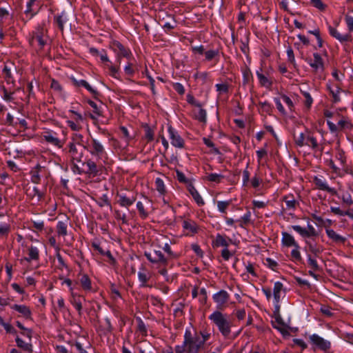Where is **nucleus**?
<instances>
[{
	"label": "nucleus",
	"instance_id": "f257e3e1",
	"mask_svg": "<svg viewBox=\"0 0 353 353\" xmlns=\"http://www.w3.org/2000/svg\"><path fill=\"white\" fill-rule=\"evenodd\" d=\"M203 348L200 339L197 337V332H193L186 328L182 345L174 347L175 353H199Z\"/></svg>",
	"mask_w": 353,
	"mask_h": 353
},
{
	"label": "nucleus",
	"instance_id": "f03ea898",
	"mask_svg": "<svg viewBox=\"0 0 353 353\" xmlns=\"http://www.w3.org/2000/svg\"><path fill=\"white\" fill-rule=\"evenodd\" d=\"M144 256L152 263L154 268L159 269V274L163 276H168L166 267L168 265V258L159 250L153 249L145 251Z\"/></svg>",
	"mask_w": 353,
	"mask_h": 353
},
{
	"label": "nucleus",
	"instance_id": "7ed1b4c3",
	"mask_svg": "<svg viewBox=\"0 0 353 353\" xmlns=\"http://www.w3.org/2000/svg\"><path fill=\"white\" fill-rule=\"evenodd\" d=\"M208 319L217 327L219 331L224 337H228L231 333L232 322L227 314L219 310H215Z\"/></svg>",
	"mask_w": 353,
	"mask_h": 353
},
{
	"label": "nucleus",
	"instance_id": "20e7f679",
	"mask_svg": "<svg viewBox=\"0 0 353 353\" xmlns=\"http://www.w3.org/2000/svg\"><path fill=\"white\" fill-rule=\"evenodd\" d=\"M313 183L315 184L316 188L323 191H326L332 196H336L341 199L343 206H350L353 204V199L350 194L346 195L339 196L338 192L334 188H331L327 185V181L323 176H314L313 177Z\"/></svg>",
	"mask_w": 353,
	"mask_h": 353
},
{
	"label": "nucleus",
	"instance_id": "39448f33",
	"mask_svg": "<svg viewBox=\"0 0 353 353\" xmlns=\"http://www.w3.org/2000/svg\"><path fill=\"white\" fill-rule=\"evenodd\" d=\"M294 139L295 143L299 147L308 146L314 152L318 150L322 152L323 150L322 148H319V145L314 133L308 130H305V132L300 133L298 136L294 134Z\"/></svg>",
	"mask_w": 353,
	"mask_h": 353
},
{
	"label": "nucleus",
	"instance_id": "423d86ee",
	"mask_svg": "<svg viewBox=\"0 0 353 353\" xmlns=\"http://www.w3.org/2000/svg\"><path fill=\"white\" fill-rule=\"evenodd\" d=\"M86 150L97 161H104L107 159V152L102 143L95 138H91L88 145H85Z\"/></svg>",
	"mask_w": 353,
	"mask_h": 353
},
{
	"label": "nucleus",
	"instance_id": "0eeeda50",
	"mask_svg": "<svg viewBox=\"0 0 353 353\" xmlns=\"http://www.w3.org/2000/svg\"><path fill=\"white\" fill-rule=\"evenodd\" d=\"M49 41L48 35V30L43 24L39 25L35 30L32 32L30 43L32 46H34L37 43L39 50H42Z\"/></svg>",
	"mask_w": 353,
	"mask_h": 353
},
{
	"label": "nucleus",
	"instance_id": "6e6552de",
	"mask_svg": "<svg viewBox=\"0 0 353 353\" xmlns=\"http://www.w3.org/2000/svg\"><path fill=\"white\" fill-rule=\"evenodd\" d=\"M285 290L283 288V285L280 281L274 283L273 288V296H274V314L276 322L281 323V317L280 316V301L282 294L285 295Z\"/></svg>",
	"mask_w": 353,
	"mask_h": 353
},
{
	"label": "nucleus",
	"instance_id": "1a4fd4ad",
	"mask_svg": "<svg viewBox=\"0 0 353 353\" xmlns=\"http://www.w3.org/2000/svg\"><path fill=\"white\" fill-rule=\"evenodd\" d=\"M336 116L339 118L337 125L329 120L327 121V125L332 133L339 131L351 130L353 128L352 121L347 117L341 115L340 114H337Z\"/></svg>",
	"mask_w": 353,
	"mask_h": 353
},
{
	"label": "nucleus",
	"instance_id": "9d476101",
	"mask_svg": "<svg viewBox=\"0 0 353 353\" xmlns=\"http://www.w3.org/2000/svg\"><path fill=\"white\" fill-rule=\"evenodd\" d=\"M83 165H85L87 169L85 171H81L78 166L74 164V167L78 170L79 174L84 172L87 174L97 176L99 174L102 168L101 161H97L94 159H88L85 161L81 162Z\"/></svg>",
	"mask_w": 353,
	"mask_h": 353
},
{
	"label": "nucleus",
	"instance_id": "9b49d317",
	"mask_svg": "<svg viewBox=\"0 0 353 353\" xmlns=\"http://www.w3.org/2000/svg\"><path fill=\"white\" fill-rule=\"evenodd\" d=\"M314 59H307L306 61L312 68V71L315 73L321 76L325 70V65L323 58L321 54L318 52L313 54Z\"/></svg>",
	"mask_w": 353,
	"mask_h": 353
},
{
	"label": "nucleus",
	"instance_id": "f8f14e48",
	"mask_svg": "<svg viewBox=\"0 0 353 353\" xmlns=\"http://www.w3.org/2000/svg\"><path fill=\"white\" fill-rule=\"evenodd\" d=\"M230 296L229 293L224 290H221L212 296V299L216 304L217 310H223L228 307Z\"/></svg>",
	"mask_w": 353,
	"mask_h": 353
},
{
	"label": "nucleus",
	"instance_id": "ddd939ff",
	"mask_svg": "<svg viewBox=\"0 0 353 353\" xmlns=\"http://www.w3.org/2000/svg\"><path fill=\"white\" fill-rule=\"evenodd\" d=\"M309 339L314 350L319 349L320 350L326 352L330 349V342L325 340L318 334H314L310 336Z\"/></svg>",
	"mask_w": 353,
	"mask_h": 353
},
{
	"label": "nucleus",
	"instance_id": "4468645a",
	"mask_svg": "<svg viewBox=\"0 0 353 353\" xmlns=\"http://www.w3.org/2000/svg\"><path fill=\"white\" fill-rule=\"evenodd\" d=\"M110 47L114 52L117 53L119 63H121V58L122 57H128L131 54L130 51L118 41L114 40L110 42Z\"/></svg>",
	"mask_w": 353,
	"mask_h": 353
},
{
	"label": "nucleus",
	"instance_id": "2eb2a0df",
	"mask_svg": "<svg viewBox=\"0 0 353 353\" xmlns=\"http://www.w3.org/2000/svg\"><path fill=\"white\" fill-rule=\"evenodd\" d=\"M294 231L298 232L303 238L317 237L319 234L313 225L308 224L307 228H302L300 225H292Z\"/></svg>",
	"mask_w": 353,
	"mask_h": 353
},
{
	"label": "nucleus",
	"instance_id": "dca6fc26",
	"mask_svg": "<svg viewBox=\"0 0 353 353\" xmlns=\"http://www.w3.org/2000/svg\"><path fill=\"white\" fill-rule=\"evenodd\" d=\"M168 132L171 144L175 148H183L185 146V141L179 135L178 132L171 125L168 126Z\"/></svg>",
	"mask_w": 353,
	"mask_h": 353
},
{
	"label": "nucleus",
	"instance_id": "f3484780",
	"mask_svg": "<svg viewBox=\"0 0 353 353\" xmlns=\"http://www.w3.org/2000/svg\"><path fill=\"white\" fill-rule=\"evenodd\" d=\"M74 143L68 144V153L73 163L83 162V150ZM75 163H74V165Z\"/></svg>",
	"mask_w": 353,
	"mask_h": 353
},
{
	"label": "nucleus",
	"instance_id": "a211bd4d",
	"mask_svg": "<svg viewBox=\"0 0 353 353\" xmlns=\"http://www.w3.org/2000/svg\"><path fill=\"white\" fill-rule=\"evenodd\" d=\"M57 133L52 131L44 132L42 134L43 139L48 143L51 144L58 148H61L63 145V142L59 139Z\"/></svg>",
	"mask_w": 353,
	"mask_h": 353
},
{
	"label": "nucleus",
	"instance_id": "6ab92c4d",
	"mask_svg": "<svg viewBox=\"0 0 353 353\" xmlns=\"http://www.w3.org/2000/svg\"><path fill=\"white\" fill-rule=\"evenodd\" d=\"M70 80L75 87H83L85 88L88 92H90L94 97V99H98V97L100 95L99 92L94 89L90 85L83 79L78 80L76 78L72 77Z\"/></svg>",
	"mask_w": 353,
	"mask_h": 353
},
{
	"label": "nucleus",
	"instance_id": "aec40b11",
	"mask_svg": "<svg viewBox=\"0 0 353 353\" xmlns=\"http://www.w3.org/2000/svg\"><path fill=\"white\" fill-rule=\"evenodd\" d=\"M182 228L186 235L192 236L199 232V226L196 223L191 219H185L182 222Z\"/></svg>",
	"mask_w": 353,
	"mask_h": 353
},
{
	"label": "nucleus",
	"instance_id": "412c9836",
	"mask_svg": "<svg viewBox=\"0 0 353 353\" xmlns=\"http://www.w3.org/2000/svg\"><path fill=\"white\" fill-rule=\"evenodd\" d=\"M117 203L121 206L128 208L136 201L137 198L134 196H127L125 194H117Z\"/></svg>",
	"mask_w": 353,
	"mask_h": 353
},
{
	"label": "nucleus",
	"instance_id": "4be33fe9",
	"mask_svg": "<svg viewBox=\"0 0 353 353\" xmlns=\"http://www.w3.org/2000/svg\"><path fill=\"white\" fill-rule=\"evenodd\" d=\"M70 292H71V298H70V301L71 304L77 310L78 314L79 315H81V311H82V303H81L82 297L79 294L74 292L73 291V288H70Z\"/></svg>",
	"mask_w": 353,
	"mask_h": 353
},
{
	"label": "nucleus",
	"instance_id": "5701e85b",
	"mask_svg": "<svg viewBox=\"0 0 353 353\" xmlns=\"http://www.w3.org/2000/svg\"><path fill=\"white\" fill-rule=\"evenodd\" d=\"M282 199L285 203L288 210L294 211L299 205L292 194L285 195Z\"/></svg>",
	"mask_w": 353,
	"mask_h": 353
},
{
	"label": "nucleus",
	"instance_id": "b1692460",
	"mask_svg": "<svg viewBox=\"0 0 353 353\" xmlns=\"http://www.w3.org/2000/svg\"><path fill=\"white\" fill-rule=\"evenodd\" d=\"M87 103L90 105V106L92 108L93 110V112L95 115L94 114H90V117L92 119V120H95L97 119V117H101L103 115V103H100L99 105H98L97 103H95L94 101L90 100V99H88L87 101Z\"/></svg>",
	"mask_w": 353,
	"mask_h": 353
},
{
	"label": "nucleus",
	"instance_id": "393cba45",
	"mask_svg": "<svg viewBox=\"0 0 353 353\" xmlns=\"http://www.w3.org/2000/svg\"><path fill=\"white\" fill-rule=\"evenodd\" d=\"M325 232L329 239H331L335 243L344 244L347 240L345 236H343L337 234L332 229H326Z\"/></svg>",
	"mask_w": 353,
	"mask_h": 353
},
{
	"label": "nucleus",
	"instance_id": "a878e982",
	"mask_svg": "<svg viewBox=\"0 0 353 353\" xmlns=\"http://www.w3.org/2000/svg\"><path fill=\"white\" fill-rule=\"evenodd\" d=\"M28 256L24 257L23 260L30 263L32 261H39V249L33 245H30L28 248Z\"/></svg>",
	"mask_w": 353,
	"mask_h": 353
},
{
	"label": "nucleus",
	"instance_id": "bb28decb",
	"mask_svg": "<svg viewBox=\"0 0 353 353\" xmlns=\"http://www.w3.org/2000/svg\"><path fill=\"white\" fill-rule=\"evenodd\" d=\"M328 29L330 35L336 39L337 40H339L341 43L351 40L352 37L350 34H341L338 32V30L336 28L332 26H329Z\"/></svg>",
	"mask_w": 353,
	"mask_h": 353
},
{
	"label": "nucleus",
	"instance_id": "cd10ccee",
	"mask_svg": "<svg viewBox=\"0 0 353 353\" xmlns=\"http://www.w3.org/2000/svg\"><path fill=\"white\" fill-rule=\"evenodd\" d=\"M69 143L82 147L85 150V145H88L89 142L84 140V137L81 134L75 132L72 134L71 141Z\"/></svg>",
	"mask_w": 353,
	"mask_h": 353
},
{
	"label": "nucleus",
	"instance_id": "c85d7f7f",
	"mask_svg": "<svg viewBox=\"0 0 353 353\" xmlns=\"http://www.w3.org/2000/svg\"><path fill=\"white\" fill-rule=\"evenodd\" d=\"M187 188L188 192L192 195V196L193 197L194 200L195 201L198 205L202 206L205 204L203 199H202V197L201 196V195L199 194V193L198 192V191L196 190V189L195 188L192 183L189 184Z\"/></svg>",
	"mask_w": 353,
	"mask_h": 353
},
{
	"label": "nucleus",
	"instance_id": "c756f323",
	"mask_svg": "<svg viewBox=\"0 0 353 353\" xmlns=\"http://www.w3.org/2000/svg\"><path fill=\"white\" fill-rule=\"evenodd\" d=\"M69 223L68 218L64 221H59L57 224V232L59 236H65L68 234V224Z\"/></svg>",
	"mask_w": 353,
	"mask_h": 353
},
{
	"label": "nucleus",
	"instance_id": "7c9ffc66",
	"mask_svg": "<svg viewBox=\"0 0 353 353\" xmlns=\"http://www.w3.org/2000/svg\"><path fill=\"white\" fill-rule=\"evenodd\" d=\"M12 308L20 313L26 319L31 318V311L30 308L25 305L14 304L12 306Z\"/></svg>",
	"mask_w": 353,
	"mask_h": 353
},
{
	"label": "nucleus",
	"instance_id": "2f4dec72",
	"mask_svg": "<svg viewBox=\"0 0 353 353\" xmlns=\"http://www.w3.org/2000/svg\"><path fill=\"white\" fill-rule=\"evenodd\" d=\"M282 239L281 242L283 245L286 247H293L296 245L298 243L295 241L294 237L286 232H282Z\"/></svg>",
	"mask_w": 353,
	"mask_h": 353
},
{
	"label": "nucleus",
	"instance_id": "473e14b6",
	"mask_svg": "<svg viewBox=\"0 0 353 353\" xmlns=\"http://www.w3.org/2000/svg\"><path fill=\"white\" fill-rule=\"evenodd\" d=\"M162 249L166 253L165 257L168 258V263L170 260L177 259L181 256V253L173 252L170 244L168 243L164 244V245L162 247Z\"/></svg>",
	"mask_w": 353,
	"mask_h": 353
},
{
	"label": "nucleus",
	"instance_id": "72a5a7b5",
	"mask_svg": "<svg viewBox=\"0 0 353 353\" xmlns=\"http://www.w3.org/2000/svg\"><path fill=\"white\" fill-rule=\"evenodd\" d=\"M68 21L66 14L64 11L61 12V14H56L54 17V22L57 23L60 30L63 31L64 28V24Z\"/></svg>",
	"mask_w": 353,
	"mask_h": 353
},
{
	"label": "nucleus",
	"instance_id": "f704fd0d",
	"mask_svg": "<svg viewBox=\"0 0 353 353\" xmlns=\"http://www.w3.org/2000/svg\"><path fill=\"white\" fill-rule=\"evenodd\" d=\"M80 276L79 282L83 290L85 291H91L92 289V282L88 274H83Z\"/></svg>",
	"mask_w": 353,
	"mask_h": 353
},
{
	"label": "nucleus",
	"instance_id": "c9c22d12",
	"mask_svg": "<svg viewBox=\"0 0 353 353\" xmlns=\"http://www.w3.org/2000/svg\"><path fill=\"white\" fill-rule=\"evenodd\" d=\"M15 342L17 343V345L22 349L23 350L28 352V353H32L33 349H32V345L31 343H26L23 340H22L19 336H17L15 339Z\"/></svg>",
	"mask_w": 353,
	"mask_h": 353
},
{
	"label": "nucleus",
	"instance_id": "e433bc0d",
	"mask_svg": "<svg viewBox=\"0 0 353 353\" xmlns=\"http://www.w3.org/2000/svg\"><path fill=\"white\" fill-rule=\"evenodd\" d=\"M256 76L258 77L259 83L261 86L270 88L272 85V81L269 79L267 77H265L263 74H262V69L261 68L259 70H257Z\"/></svg>",
	"mask_w": 353,
	"mask_h": 353
},
{
	"label": "nucleus",
	"instance_id": "4c0bfd02",
	"mask_svg": "<svg viewBox=\"0 0 353 353\" xmlns=\"http://www.w3.org/2000/svg\"><path fill=\"white\" fill-rule=\"evenodd\" d=\"M219 50L218 49L209 50L205 52V60L211 61L214 60L216 62L219 61Z\"/></svg>",
	"mask_w": 353,
	"mask_h": 353
},
{
	"label": "nucleus",
	"instance_id": "58836bf2",
	"mask_svg": "<svg viewBox=\"0 0 353 353\" xmlns=\"http://www.w3.org/2000/svg\"><path fill=\"white\" fill-rule=\"evenodd\" d=\"M138 278L139 281L141 282V287H148L149 286L147 283L150 279V275L149 273L147 272L145 270H143V271H139L138 272Z\"/></svg>",
	"mask_w": 353,
	"mask_h": 353
},
{
	"label": "nucleus",
	"instance_id": "ea45409f",
	"mask_svg": "<svg viewBox=\"0 0 353 353\" xmlns=\"http://www.w3.org/2000/svg\"><path fill=\"white\" fill-rule=\"evenodd\" d=\"M37 0H28L26 4V9L25 14L29 15L30 18L32 17L37 12V10L34 7Z\"/></svg>",
	"mask_w": 353,
	"mask_h": 353
},
{
	"label": "nucleus",
	"instance_id": "a19ab883",
	"mask_svg": "<svg viewBox=\"0 0 353 353\" xmlns=\"http://www.w3.org/2000/svg\"><path fill=\"white\" fill-rule=\"evenodd\" d=\"M327 89L329 90L330 93L332 94V102L333 103L339 102L341 100L340 97H339V94L341 92V89L336 85L334 88H332L330 85H328Z\"/></svg>",
	"mask_w": 353,
	"mask_h": 353
},
{
	"label": "nucleus",
	"instance_id": "79ce46f5",
	"mask_svg": "<svg viewBox=\"0 0 353 353\" xmlns=\"http://www.w3.org/2000/svg\"><path fill=\"white\" fill-rule=\"evenodd\" d=\"M214 244L216 247L223 246L224 248H228L229 245L228 241L226 238L220 234H218L216 236Z\"/></svg>",
	"mask_w": 353,
	"mask_h": 353
},
{
	"label": "nucleus",
	"instance_id": "37998d69",
	"mask_svg": "<svg viewBox=\"0 0 353 353\" xmlns=\"http://www.w3.org/2000/svg\"><path fill=\"white\" fill-rule=\"evenodd\" d=\"M194 116L195 119L198 120L201 123L206 122L207 113L205 110L200 108L194 112Z\"/></svg>",
	"mask_w": 353,
	"mask_h": 353
},
{
	"label": "nucleus",
	"instance_id": "c03bdc74",
	"mask_svg": "<svg viewBox=\"0 0 353 353\" xmlns=\"http://www.w3.org/2000/svg\"><path fill=\"white\" fill-rule=\"evenodd\" d=\"M156 190L161 195H164L166 192V188L162 179L158 177L155 179Z\"/></svg>",
	"mask_w": 353,
	"mask_h": 353
},
{
	"label": "nucleus",
	"instance_id": "a18cd8bd",
	"mask_svg": "<svg viewBox=\"0 0 353 353\" xmlns=\"http://www.w3.org/2000/svg\"><path fill=\"white\" fill-rule=\"evenodd\" d=\"M68 343L71 346H74L79 353H88L86 349L90 347V345L89 343L88 346L83 347L79 341H69Z\"/></svg>",
	"mask_w": 353,
	"mask_h": 353
},
{
	"label": "nucleus",
	"instance_id": "49530a36",
	"mask_svg": "<svg viewBox=\"0 0 353 353\" xmlns=\"http://www.w3.org/2000/svg\"><path fill=\"white\" fill-rule=\"evenodd\" d=\"M309 248V250L315 256H319V254L322 252V249L321 247L318 246L316 244L311 243V242H306Z\"/></svg>",
	"mask_w": 353,
	"mask_h": 353
},
{
	"label": "nucleus",
	"instance_id": "de8ad7c7",
	"mask_svg": "<svg viewBox=\"0 0 353 353\" xmlns=\"http://www.w3.org/2000/svg\"><path fill=\"white\" fill-rule=\"evenodd\" d=\"M168 17L170 19V21L164 22L162 26L165 30L169 31L175 28L176 26V21H175L173 16L169 15Z\"/></svg>",
	"mask_w": 353,
	"mask_h": 353
},
{
	"label": "nucleus",
	"instance_id": "09e8293b",
	"mask_svg": "<svg viewBox=\"0 0 353 353\" xmlns=\"http://www.w3.org/2000/svg\"><path fill=\"white\" fill-rule=\"evenodd\" d=\"M259 105L260 106V110L265 113L270 114L272 111L273 107L272 105L268 103V101H259Z\"/></svg>",
	"mask_w": 353,
	"mask_h": 353
},
{
	"label": "nucleus",
	"instance_id": "8fccbe9b",
	"mask_svg": "<svg viewBox=\"0 0 353 353\" xmlns=\"http://www.w3.org/2000/svg\"><path fill=\"white\" fill-rule=\"evenodd\" d=\"M307 264L313 271H319L321 270L316 260L310 254L307 255Z\"/></svg>",
	"mask_w": 353,
	"mask_h": 353
},
{
	"label": "nucleus",
	"instance_id": "3c124183",
	"mask_svg": "<svg viewBox=\"0 0 353 353\" xmlns=\"http://www.w3.org/2000/svg\"><path fill=\"white\" fill-rule=\"evenodd\" d=\"M137 208L139 211V214L141 218L145 219L148 216V212L145 209V206L143 203L141 201H138L137 203Z\"/></svg>",
	"mask_w": 353,
	"mask_h": 353
},
{
	"label": "nucleus",
	"instance_id": "603ef678",
	"mask_svg": "<svg viewBox=\"0 0 353 353\" xmlns=\"http://www.w3.org/2000/svg\"><path fill=\"white\" fill-rule=\"evenodd\" d=\"M243 84H247L249 83L250 79L252 78V72L250 70V69L246 66L243 70Z\"/></svg>",
	"mask_w": 353,
	"mask_h": 353
},
{
	"label": "nucleus",
	"instance_id": "864d4df0",
	"mask_svg": "<svg viewBox=\"0 0 353 353\" xmlns=\"http://www.w3.org/2000/svg\"><path fill=\"white\" fill-rule=\"evenodd\" d=\"M231 203H232L231 200L224 201H217V208H218L219 211L221 212V213H225L227 208Z\"/></svg>",
	"mask_w": 353,
	"mask_h": 353
},
{
	"label": "nucleus",
	"instance_id": "5fc2aeb1",
	"mask_svg": "<svg viewBox=\"0 0 353 353\" xmlns=\"http://www.w3.org/2000/svg\"><path fill=\"white\" fill-rule=\"evenodd\" d=\"M176 179L180 183H183L186 184L187 188L188 187L189 184H192V181L189 179H188L185 176V175L181 171L176 170Z\"/></svg>",
	"mask_w": 353,
	"mask_h": 353
},
{
	"label": "nucleus",
	"instance_id": "6e6d98bb",
	"mask_svg": "<svg viewBox=\"0 0 353 353\" xmlns=\"http://www.w3.org/2000/svg\"><path fill=\"white\" fill-rule=\"evenodd\" d=\"M251 213L248 211L237 222H239V226L243 228L250 222Z\"/></svg>",
	"mask_w": 353,
	"mask_h": 353
},
{
	"label": "nucleus",
	"instance_id": "4d7b16f0",
	"mask_svg": "<svg viewBox=\"0 0 353 353\" xmlns=\"http://www.w3.org/2000/svg\"><path fill=\"white\" fill-rule=\"evenodd\" d=\"M2 72L7 82L10 83V81H12L13 77L11 73L10 67H9L7 64H5Z\"/></svg>",
	"mask_w": 353,
	"mask_h": 353
},
{
	"label": "nucleus",
	"instance_id": "13d9d810",
	"mask_svg": "<svg viewBox=\"0 0 353 353\" xmlns=\"http://www.w3.org/2000/svg\"><path fill=\"white\" fill-rule=\"evenodd\" d=\"M294 248L291 252V256L294 259V260L301 262L302 261V257L299 251L300 246L299 244L294 246Z\"/></svg>",
	"mask_w": 353,
	"mask_h": 353
},
{
	"label": "nucleus",
	"instance_id": "bf43d9fd",
	"mask_svg": "<svg viewBox=\"0 0 353 353\" xmlns=\"http://www.w3.org/2000/svg\"><path fill=\"white\" fill-rule=\"evenodd\" d=\"M41 167L39 165H37L35 167V170L32 172L31 181L34 183H39L40 182L41 178L39 173V170H40Z\"/></svg>",
	"mask_w": 353,
	"mask_h": 353
},
{
	"label": "nucleus",
	"instance_id": "052dcab7",
	"mask_svg": "<svg viewBox=\"0 0 353 353\" xmlns=\"http://www.w3.org/2000/svg\"><path fill=\"white\" fill-rule=\"evenodd\" d=\"M197 337L200 339L201 344L203 347L204 344L210 337V334L207 332H197Z\"/></svg>",
	"mask_w": 353,
	"mask_h": 353
},
{
	"label": "nucleus",
	"instance_id": "680f3d73",
	"mask_svg": "<svg viewBox=\"0 0 353 353\" xmlns=\"http://www.w3.org/2000/svg\"><path fill=\"white\" fill-rule=\"evenodd\" d=\"M203 141L208 148H212V150L214 154H218L220 153L219 150L215 147L214 143L210 139L203 137Z\"/></svg>",
	"mask_w": 353,
	"mask_h": 353
},
{
	"label": "nucleus",
	"instance_id": "e2e57ef3",
	"mask_svg": "<svg viewBox=\"0 0 353 353\" xmlns=\"http://www.w3.org/2000/svg\"><path fill=\"white\" fill-rule=\"evenodd\" d=\"M10 232V225L6 223H0V236H7Z\"/></svg>",
	"mask_w": 353,
	"mask_h": 353
},
{
	"label": "nucleus",
	"instance_id": "0e129e2a",
	"mask_svg": "<svg viewBox=\"0 0 353 353\" xmlns=\"http://www.w3.org/2000/svg\"><path fill=\"white\" fill-rule=\"evenodd\" d=\"M215 87L219 94L228 93L229 91V86L227 83H217Z\"/></svg>",
	"mask_w": 353,
	"mask_h": 353
},
{
	"label": "nucleus",
	"instance_id": "69168bd1",
	"mask_svg": "<svg viewBox=\"0 0 353 353\" xmlns=\"http://www.w3.org/2000/svg\"><path fill=\"white\" fill-rule=\"evenodd\" d=\"M199 301L201 304L205 305L208 301V294H207V290L205 288H203L200 290V297L199 299Z\"/></svg>",
	"mask_w": 353,
	"mask_h": 353
},
{
	"label": "nucleus",
	"instance_id": "338daca9",
	"mask_svg": "<svg viewBox=\"0 0 353 353\" xmlns=\"http://www.w3.org/2000/svg\"><path fill=\"white\" fill-rule=\"evenodd\" d=\"M281 99L285 103V104L288 105L290 110L291 112L294 111V103H293L292 101L291 100V99L285 94H282Z\"/></svg>",
	"mask_w": 353,
	"mask_h": 353
},
{
	"label": "nucleus",
	"instance_id": "774afa93",
	"mask_svg": "<svg viewBox=\"0 0 353 353\" xmlns=\"http://www.w3.org/2000/svg\"><path fill=\"white\" fill-rule=\"evenodd\" d=\"M223 176L216 173H211L208 176V179L212 182L219 183Z\"/></svg>",
	"mask_w": 353,
	"mask_h": 353
}]
</instances>
